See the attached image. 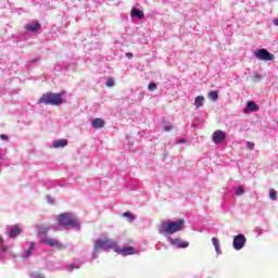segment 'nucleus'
Returning <instances> with one entry per match:
<instances>
[{
  "label": "nucleus",
  "instance_id": "nucleus-1",
  "mask_svg": "<svg viewBox=\"0 0 278 278\" xmlns=\"http://www.w3.org/2000/svg\"><path fill=\"white\" fill-rule=\"evenodd\" d=\"M60 227H72L74 231L81 230V222L73 213H62L58 216Z\"/></svg>",
  "mask_w": 278,
  "mask_h": 278
},
{
  "label": "nucleus",
  "instance_id": "nucleus-2",
  "mask_svg": "<svg viewBox=\"0 0 278 278\" xmlns=\"http://www.w3.org/2000/svg\"><path fill=\"white\" fill-rule=\"evenodd\" d=\"M186 222L184 219H178L176 222L166 220L161 225L164 233H177V231H182Z\"/></svg>",
  "mask_w": 278,
  "mask_h": 278
},
{
  "label": "nucleus",
  "instance_id": "nucleus-3",
  "mask_svg": "<svg viewBox=\"0 0 278 278\" xmlns=\"http://www.w3.org/2000/svg\"><path fill=\"white\" fill-rule=\"evenodd\" d=\"M38 103H43V105H62V103H64V98H62L61 93L48 92L42 94L38 100Z\"/></svg>",
  "mask_w": 278,
  "mask_h": 278
},
{
  "label": "nucleus",
  "instance_id": "nucleus-4",
  "mask_svg": "<svg viewBox=\"0 0 278 278\" xmlns=\"http://www.w3.org/2000/svg\"><path fill=\"white\" fill-rule=\"evenodd\" d=\"M96 249L100 251H110L112 249L115 252H118V244L112 239H98L94 242Z\"/></svg>",
  "mask_w": 278,
  "mask_h": 278
},
{
  "label": "nucleus",
  "instance_id": "nucleus-5",
  "mask_svg": "<svg viewBox=\"0 0 278 278\" xmlns=\"http://www.w3.org/2000/svg\"><path fill=\"white\" fill-rule=\"evenodd\" d=\"M166 240L174 249H188L190 247V242L184 241L181 238H172L170 236H167Z\"/></svg>",
  "mask_w": 278,
  "mask_h": 278
},
{
  "label": "nucleus",
  "instance_id": "nucleus-6",
  "mask_svg": "<svg viewBox=\"0 0 278 278\" xmlns=\"http://www.w3.org/2000/svg\"><path fill=\"white\" fill-rule=\"evenodd\" d=\"M254 56L262 62H273L275 60V54L270 53L266 49H258L254 52Z\"/></svg>",
  "mask_w": 278,
  "mask_h": 278
},
{
  "label": "nucleus",
  "instance_id": "nucleus-7",
  "mask_svg": "<svg viewBox=\"0 0 278 278\" xmlns=\"http://www.w3.org/2000/svg\"><path fill=\"white\" fill-rule=\"evenodd\" d=\"M244 244H247V237L244 235L239 233L233 237L232 247L235 251H241V249H244Z\"/></svg>",
  "mask_w": 278,
  "mask_h": 278
},
{
  "label": "nucleus",
  "instance_id": "nucleus-8",
  "mask_svg": "<svg viewBox=\"0 0 278 278\" xmlns=\"http://www.w3.org/2000/svg\"><path fill=\"white\" fill-rule=\"evenodd\" d=\"M24 29L28 34H38V31H40V29H42V24H40V22H38V21H33L30 23L25 24Z\"/></svg>",
  "mask_w": 278,
  "mask_h": 278
},
{
  "label": "nucleus",
  "instance_id": "nucleus-9",
  "mask_svg": "<svg viewBox=\"0 0 278 278\" xmlns=\"http://www.w3.org/2000/svg\"><path fill=\"white\" fill-rule=\"evenodd\" d=\"M42 244H47L48 247H55V249H66V245L60 243L58 239L49 238V237H43L41 238Z\"/></svg>",
  "mask_w": 278,
  "mask_h": 278
},
{
  "label": "nucleus",
  "instance_id": "nucleus-10",
  "mask_svg": "<svg viewBox=\"0 0 278 278\" xmlns=\"http://www.w3.org/2000/svg\"><path fill=\"white\" fill-rule=\"evenodd\" d=\"M227 140V134L223 130H216L213 132V142L214 144H220Z\"/></svg>",
  "mask_w": 278,
  "mask_h": 278
},
{
  "label": "nucleus",
  "instance_id": "nucleus-11",
  "mask_svg": "<svg viewBox=\"0 0 278 278\" xmlns=\"http://www.w3.org/2000/svg\"><path fill=\"white\" fill-rule=\"evenodd\" d=\"M10 253V247L3 244V239L0 237V262H3Z\"/></svg>",
  "mask_w": 278,
  "mask_h": 278
},
{
  "label": "nucleus",
  "instance_id": "nucleus-12",
  "mask_svg": "<svg viewBox=\"0 0 278 278\" xmlns=\"http://www.w3.org/2000/svg\"><path fill=\"white\" fill-rule=\"evenodd\" d=\"M36 247V243L29 242V248L24 251V253L21 255L22 260H29L30 255L34 253V249Z\"/></svg>",
  "mask_w": 278,
  "mask_h": 278
},
{
  "label": "nucleus",
  "instance_id": "nucleus-13",
  "mask_svg": "<svg viewBox=\"0 0 278 278\" xmlns=\"http://www.w3.org/2000/svg\"><path fill=\"white\" fill-rule=\"evenodd\" d=\"M23 232V230L21 229V227H11L9 229L8 236L9 238H17V236H21V233Z\"/></svg>",
  "mask_w": 278,
  "mask_h": 278
},
{
  "label": "nucleus",
  "instance_id": "nucleus-14",
  "mask_svg": "<svg viewBox=\"0 0 278 278\" xmlns=\"http://www.w3.org/2000/svg\"><path fill=\"white\" fill-rule=\"evenodd\" d=\"M130 16L132 18H139V21H142V18H144V13L140 9L134 8L130 11Z\"/></svg>",
  "mask_w": 278,
  "mask_h": 278
},
{
  "label": "nucleus",
  "instance_id": "nucleus-15",
  "mask_svg": "<svg viewBox=\"0 0 278 278\" xmlns=\"http://www.w3.org/2000/svg\"><path fill=\"white\" fill-rule=\"evenodd\" d=\"M258 110H260V106L255 104V102L249 101L243 112L247 114L248 112H257Z\"/></svg>",
  "mask_w": 278,
  "mask_h": 278
},
{
  "label": "nucleus",
  "instance_id": "nucleus-16",
  "mask_svg": "<svg viewBox=\"0 0 278 278\" xmlns=\"http://www.w3.org/2000/svg\"><path fill=\"white\" fill-rule=\"evenodd\" d=\"M121 255H123L124 257L127 255H134V253H136V250L132 247H127L124 249H118V252Z\"/></svg>",
  "mask_w": 278,
  "mask_h": 278
},
{
  "label": "nucleus",
  "instance_id": "nucleus-17",
  "mask_svg": "<svg viewBox=\"0 0 278 278\" xmlns=\"http://www.w3.org/2000/svg\"><path fill=\"white\" fill-rule=\"evenodd\" d=\"M91 125L93 129H102V127H105V121H103L102 118H94L91 122Z\"/></svg>",
  "mask_w": 278,
  "mask_h": 278
},
{
  "label": "nucleus",
  "instance_id": "nucleus-18",
  "mask_svg": "<svg viewBox=\"0 0 278 278\" xmlns=\"http://www.w3.org/2000/svg\"><path fill=\"white\" fill-rule=\"evenodd\" d=\"M68 144V141L66 139H59L56 141H53L52 147L54 149H63Z\"/></svg>",
  "mask_w": 278,
  "mask_h": 278
},
{
  "label": "nucleus",
  "instance_id": "nucleus-19",
  "mask_svg": "<svg viewBox=\"0 0 278 278\" xmlns=\"http://www.w3.org/2000/svg\"><path fill=\"white\" fill-rule=\"evenodd\" d=\"M212 242H213V247L215 248L217 255H222L223 251H220V240H218V238H216V237H213Z\"/></svg>",
  "mask_w": 278,
  "mask_h": 278
},
{
  "label": "nucleus",
  "instance_id": "nucleus-20",
  "mask_svg": "<svg viewBox=\"0 0 278 278\" xmlns=\"http://www.w3.org/2000/svg\"><path fill=\"white\" fill-rule=\"evenodd\" d=\"M204 101H205V98L203 96L195 97V99H194L195 110H199V108H203Z\"/></svg>",
  "mask_w": 278,
  "mask_h": 278
},
{
  "label": "nucleus",
  "instance_id": "nucleus-21",
  "mask_svg": "<svg viewBox=\"0 0 278 278\" xmlns=\"http://www.w3.org/2000/svg\"><path fill=\"white\" fill-rule=\"evenodd\" d=\"M37 231H38V233H41L42 236H47V233H49V227H47L45 225H38Z\"/></svg>",
  "mask_w": 278,
  "mask_h": 278
},
{
  "label": "nucleus",
  "instance_id": "nucleus-22",
  "mask_svg": "<svg viewBox=\"0 0 278 278\" xmlns=\"http://www.w3.org/2000/svg\"><path fill=\"white\" fill-rule=\"evenodd\" d=\"M81 264L84 263H80V264H70L67 265V270L71 273L73 270H77V268H81Z\"/></svg>",
  "mask_w": 278,
  "mask_h": 278
},
{
  "label": "nucleus",
  "instance_id": "nucleus-23",
  "mask_svg": "<svg viewBox=\"0 0 278 278\" xmlns=\"http://www.w3.org/2000/svg\"><path fill=\"white\" fill-rule=\"evenodd\" d=\"M269 199H270L271 201H277L278 195H277V191H276L275 189H270V190H269Z\"/></svg>",
  "mask_w": 278,
  "mask_h": 278
},
{
  "label": "nucleus",
  "instance_id": "nucleus-24",
  "mask_svg": "<svg viewBox=\"0 0 278 278\" xmlns=\"http://www.w3.org/2000/svg\"><path fill=\"white\" fill-rule=\"evenodd\" d=\"M123 216H125L126 218H128L129 223L134 222L135 220V216L131 212L127 211L123 214Z\"/></svg>",
  "mask_w": 278,
  "mask_h": 278
},
{
  "label": "nucleus",
  "instance_id": "nucleus-25",
  "mask_svg": "<svg viewBox=\"0 0 278 278\" xmlns=\"http://www.w3.org/2000/svg\"><path fill=\"white\" fill-rule=\"evenodd\" d=\"M208 97H210V99H212V101H218V92L217 91H210Z\"/></svg>",
  "mask_w": 278,
  "mask_h": 278
},
{
  "label": "nucleus",
  "instance_id": "nucleus-26",
  "mask_svg": "<svg viewBox=\"0 0 278 278\" xmlns=\"http://www.w3.org/2000/svg\"><path fill=\"white\" fill-rule=\"evenodd\" d=\"M235 194L237 197H241V194H244V188H242V187L235 188Z\"/></svg>",
  "mask_w": 278,
  "mask_h": 278
},
{
  "label": "nucleus",
  "instance_id": "nucleus-27",
  "mask_svg": "<svg viewBox=\"0 0 278 278\" xmlns=\"http://www.w3.org/2000/svg\"><path fill=\"white\" fill-rule=\"evenodd\" d=\"M99 251L100 250L97 249V245H94L91 260H97V257H99Z\"/></svg>",
  "mask_w": 278,
  "mask_h": 278
},
{
  "label": "nucleus",
  "instance_id": "nucleus-28",
  "mask_svg": "<svg viewBox=\"0 0 278 278\" xmlns=\"http://www.w3.org/2000/svg\"><path fill=\"white\" fill-rule=\"evenodd\" d=\"M148 90H150V92L157 90V85L155 83H150L148 86Z\"/></svg>",
  "mask_w": 278,
  "mask_h": 278
},
{
  "label": "nucleus",
  "instance_id": "nucleus-29",
  "mask_svg": "<svg viewBox=\"0 0 278 278\" xmlns=\"http://www.w3.org/2000/svg\"><path fill=\"white\" fill-rule=\"evenodd\" d=\"M247 147H248V149H250V151H253V149H255V143L248 141Z\"/></svg>",
  "mask_w": 278,
  "mask_h": 278
},
{
  "label": "nucleus",
  "instance_id": "nucleus-30",
  "mask_svg": "<svg viewBox=\"0 0 278 278\" xmlns=\"http://www.w3.org/2000/svg\"><path fill=\"white\" fill-rule=\"evenodd\" d=\"M31 278H45V276H42L41 274L38 273H34L30 275Z\"/></svg>",
  "mask_w": 278,
  "mask_h": 278
},
{
  "label": "nucleus",
  "instance_id": "nucleus-31",
  "mask_svg": "<svg viewBox=\"0 0 278 278\" xmlns=\"http://www.w3.org/2000/svg\"><path fill=\"white\" fill-rule=\"evenodd\" d=\"M163 129H164V131H170L173 129V125L167 124V125L164 126Z\"/></svg>",
  "mask_w": 278,
  "mask_h": 278
},
{
  "label": "nucleus",
  "instance_id": "nucleus-32",
  "mask_svg": "<svg viewBox=\"0 0 278 278\" xmlns=\"http://www.w3.org/2000/svg\"><path fill=\"white\" fill-rule=\"evenodd\" d=\"M47 202L50 203L51 205H53V203H55V201L53 200V198L51 195H47Z\"/></svg>",
  "mask_w": 278,
  "mask_h": 278
},
{
  "label": "nucleus",
  "instance_id": "nucleus-33",
  "mask_svg": "<svg viewBox=\"0 0 278 278\" xmlns=\"http://www.w3.org/2000/svg\"><path fill=\"white\" fill-rule=\"evenodd\" d=\"M254 232L256 233V236H262L263 230H262V228L256 227V228L254 229Z\"/></svg>",
  "mask_w": 278,
  "mask_h": 278
},
{
  "label": "nucleus",
  "instance_id": "nucleus-34",
  "mask_svg": "<svg viewBox=\"0 0 278 278\" xmlns=\"http://www.w3.org/2000/svg\"><path fill=\"white\" fill-rule=\"evenodd\" d=\"M106 86H108L109 88H112V86H114V80H113V79H109V80L106 81Z\"/></svg>",
  "mask_w": 278,
  "mask_h": 278
},
{
  "label": "nucleus",
  "instance_id": "nucleus-35",
  "mask_svg": "<svg viewBox=\"0 0 278 278\" xmlns=\"http://www.w3.org/2000/svg\"><path fill=\"white\" fill-rule=\"evenodd\" d=\"M260 79H262V75L256 74V75L253 76L254 81H257Z\"/></svg>",
  "mask_w": 278,
  "mask_h": 278
},
{
  "label": "nucleus",
  "instance_id": "nucleus-36",
  "mask_svg": "<svg viewBox=\"0 0 278 278\" xmlns=\"http://www.w3.org/2000/svg\"><path fill=\"white\" fill-rule=\"evenodd\" d=\"M0 138H1V140H10V138L8 137V135H3V134L0 136Z\"/></svg>",
  "mask_w": 278,
  "mask_h": 278
},
{
  "label": "nucleus",
  "instance_id": "nucleus-37",
  "mask_svg": "<svg viewBox=\"0 0 278 278\" xmlns=\"http://www.w3.org/2000/svg\"><path fill=\"white\" fill-rule=\"evenodd\" d=\"M273 25H275L276 27H278V18H274V20H273Z\"/></svg>",
  "mask_w": 278,
  "mask_h": 278
},
{
  "label": "nucleus",
  "instance_id": "nucleus-38",
  "mask_svg": "<svg viewBox=\"0 0 278 278\" xmlns=\"http://www.w3.org/2000/svg\"><path fill=\"white\" fill-rule=\"evenodd\" d=\"M38 60H39L38 58L31 59V60H30V64H36V63L38 62Z\"/></svg>",
  "mask_w": 278,
  "mask_h": 278
},
{
  "label": "nucleus",
  "instance_id": "nucleus-39",
  "mask_svg": "<svg viewBox=\"0 0 278 278\" xmlns=\"http://www.w3.org/2000/svg\"><path fill=\"white\" fill-rule=\"evenodd\" d=\"M184 143H186V139H179L178 140V144H184Z\"/></svg>",
  "mask_w": 278,
  "mask_h": 278
},
{
  "label": "nucleus",
  "instance_id": "nucleus-40",
  "mask_svg": "<svg viewBox=\"0 0 278 278\" xmlns=\"http://www.w3.org/2000/svg\"><path fill=\"white\" fill-rule=\"evenodd\" d=\"M127 58H131L134 54L131 52L126 53Z\"/></svg>",
  "mask_w": 278,
  "mask_h": 278
},
{
  "label": "nucleus",
  "instance_id": "nucleus-41",
  "mask_svg": "<svg viewBox=\"0 0 278 278\" xmlns=\"http://www.w3.org/2000/svg\"><path fill=\"white\" fill-rule=\"evenodd\" d=\"M0 160H2L1 155H0Z\"/></svg>",
  "mask_w": 278,
  "mask_h": 278
}]
</instances>
